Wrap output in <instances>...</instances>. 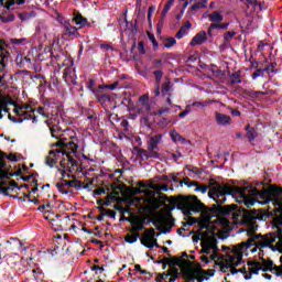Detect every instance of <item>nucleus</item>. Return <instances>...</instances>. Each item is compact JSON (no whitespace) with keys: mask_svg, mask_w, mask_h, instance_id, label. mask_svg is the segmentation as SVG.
I'll list each match as a JSON object with an SVG mask.
<instances>
[{"mask_svg":"<svg viewBox=\"0 0 282 282\" xmlns=\"http://www.w3.org/2000/svg\"><path fill=\"white\" fill-rule=\"evenodd\" d=\"M141 243L142 246H144L145 248H149L150 250L155 248V245H153V240L149 236L141 238Z\"/></svg>","mask_w":282,"mask_h":282,"instance_id":"2f4dec72","label":"nucleus"},{"mask_svg":"<svg viewBox=\"0 0 282 282\" xmlns=\"http://www.w3.org/2000/svg\"><path fill=\"white\" fill-rule=\"evenodd\" d=\"M178 205L181 206V210H184L186 217H189L193 213H204L206 210V205L195 195L182 196Z\"/></svg>","mask_w":282,"mask_h":282,"instance_id":"7ed1b4c3","label":"nucleus"},{"mask_svg":"<svg viewBox=\"0 0 282 282\" xmlns=\"http://www.w3.org/2000/svg\"><path fill=\"white\" fill-rule=\"evenodd\" d=\"M115 210H118L120 215H124L126 213H130L129 208H124L121 205H115Z\"/></svg>","mask_w":282,"mask_h":282,"instance_id":"0e129e2a","label":"nucleus"},{"mask_svg":"<svg viewBox=\"0 0 282 282\" xmlns=\"http://www.w3.org/2000/svg\"><path fill=\"white\" fill-rule=\"evenodd\" d=\"M0 58H1V61H0V65H1V67H0V69H2V72L6 69V58H8V50H6V47H4V50L3 51H0Z\"/></svg>","mask_w":282,"mask_h":282,"instance_id":"f704fd0d","label":"nucleus"},{"mask_svg":"<svg viewBox=\"0 0 282 282\" xmlns=\"http://www.w3.org/2000/svg\"><path fill=\"white\" fill-rule=\"evenodd\" d=\"M176 44H177V40H175V37H167V39H165L164 47L171 48Z\"/></svg>","mask_w":282,"mask_h":282,"instance_id":"09e8293b","label":"nucleus"},{"mask_svg":"<svg viewBox=\"0 0 282 282\" xmlns=\"http://www.w3.org/2000/svg\"><path fill=\"white\" fill-rule=\"evenodd\" d=\"M227 261H228L230 268H237V267L241 265V263L243 262V256H239L238 258L230 256Z\"/></svg>","mask_w":282,"mask_h":282,"instance_id":"b1692460","label":"nucleus"},{"mask_svg":"<svg viewBox=\"0 0 282 282\" xmlns=\"http://www.w3.org/2000/svg\"><path fill=\"white\" fill-rule=\"evenodd\" d=\"M162 154L153 148H148V160H161Z\"/></svg>","mask_w":282,"mask_h":282,"instance_id":"cd10ccee","label":"nucleus"},{"mask_svg":"<svg viewBox=\"0 0 282 282\" xmlns=\"http://www.w3.org/2000/svg\"><path fill=\"white\" fill-rule=\"evenodd\" d=\"M215 120H216V124H218L219 127H228L232 124V118L221 112H215Z\"/></svg>","mask_w":282,"mask_h":282,"instance_id":"ddd939ff","label":"nucleus"},{"mask_svg":"<svg viewBox=\"0 0 282 282\" xmlns=\"http://www.w3.org/2000/svg\"><path fill=\"white\" fill-rule=\"evenodd\" d=\"M208 185H199V183H197L196 187H195V193H202V195H206V193H208Z\"/></svg>","mask_w":282,"mask_h":282,"instance_id":"a18cd8bd","label":"nucleus"},{"mask_svg":"<svg viewBox=\"0 0 282 282\" xmlns=\"http://www.w3.org/2000/svg\"><path fill=\"white\" fill-rule=\"evenodd\" d=\"M170 91H171V82H165L162 85L161 94H162V96H169Z\"/></svg>","mask_w":282,"mask_h":282,"instance_id":"de8ad7c7","label":"nucleus"},{"mask_svg":"<svg viewBox=\"0 0 282 282\" xmlns=\"http://www.w3.org/2000/svg\"><path fill=\"white\" fill-rule=\"evenodd\" d=\"M12 6H17V1L15 0H7L4 8L8 11L14 10V8H12Z\"/></svg>","mask_w":282,"mask_h":282,"instance_id":"bf43d9fd","label":"nucleus"},{"mask_svg":"<svg viewBox=\"0 0 282 282\" xmlns=\"http://www.w3.org/2000/svg\"><path fill=\"white\" fill-rule=\"evenodd\" d=\"M166 272V276H180V269L177 267H170V270Z\"/></svg>","mask_w":282,"mask_h":282,"instance_id":"3c124183","label":"nucleus"},{"mask_svg":"<svg viewBox=\"0 0 282 282\" xmlns=\"http://www.w3.org/2000/svg\"><path fill=\"white\" fill-rule=\"evenodd\" d=\"M193 274H205L207 276H215V269H208L207 271L202 269L198 264V271H192Z\"/></svg>","mask_w":282,"mask_h":282,"instance_id":"c756f323","label":"nucleus"},{"mask_svg":"<svg viewBox=\"0 0 282 282\" xmlns=\"http://www.w3.org/2000/svg\"><path fill=\"white\" fill-rule=\"evenodd\" d=\"M202 69H208L209 72H212V74H220V76H224V72L220 70V69H210V66L206 65V64H203L200 65Z\"/></svg>","mask_w":282,"mask_h":282,"instance_id":"4d7b16f0","label":"nucleus"},{"mask_svg":"<svg viewBox=\"0 0 282 282\" xmlns=\"http://www.w3.org/2000/svg\"><path fill=\"white\" fill-rule=\"evenodd\" d=\"M42 56L44 61L51 58L52 61H61L63 58V51L56 52V50H52V47H45L42 52Z\"/></svg>","mask_w":282,"mask_h":282,"instance_id":"9d476101","label":"nucleus"},{"mask_svg":"<svg viewBox=\"0 0 282 282\" xmlns=\"http://www.w3.org/2000/svg\"><path fill=\"white\" fill-rule=\"evenodd\" d=\"M66 30V34H68V36L70 39H78L80 36V34L78 33V28L76 26H72L70 24L65 26Z\"/></svg>","mask_w":282,"mask_h":282,"instance_id":"5701e85b","label":"nucleus"},{"mask_svg":"<svg viewBox=\"0 0 282 282\" xmlns=\"http://www.w3.org/2000/svg\"><path fill=\"white\" fill-rule=\"evenodd\" d=\"M218 265H220V272H223L224 274H226V272H228V270H230V264H229L228 260L226 261V264L219 262Z\"/></svg>","mask_w":282,"mask_h":282,"instance_id":"13d9d810","label":"nucleus"},{"mask_svg":"<svg viewBox=\"0 0 282 282\" xmlns=\"http://www.w3.org/2000/svg\"><path fill=\"white\" fill-rule=\"evenodd\" d=\"M175 207L162 208L158 213V219L153 220L152 224L156 228V230H161V232H155V229L150 228L148 232H150V239L155 237H160V235H169L172 228L175 226V218H173V210ZM162 226H169V228L162 229Z\"/></svg>","mask_w":282,"mask_h":282,"instance_id":"f03ea898","label":"nucleus"},{"mask_svg":"<svg viewBox=\"0 0 282 282\" xmlns=\"http://www.w3.org/2000/svg\"><path fill=\"white\" fill-rule=\"evenodd\" d=\"M235 36H237V32L235 31H228L224 34L223 39H224V43L228 44L230 43V41H232V39H235Z\"/></svg>","mask_w":282,"mask_h":282,"instance_id":"c9c22d12","label":"nucleus"},{"mask_svg":"<svg viewBox=\"0 0 282 282\" xmlns=\"http://www.w3.org/2000/svg\"><path fill=\"white\" fill-rule=\"evenodd\" d=\"M58 221H59L61 230H67V226H69V223L72 221V218H69V216H64Z\"/></svg>","mask_w":282,"mask_h":282,"instance_id":"473e14b6","label":"nucleus"},{"mask_svg":"<svg viewBox=\"0 0 282 282\" xmlns=\"http://www.w3.org/2000/svg\"><path fill=\"white\" fill-rule=\"evenodd\" d=\"M140 230H144V225H137V226L132 227L131 229H129V232H131V234L126 235L124 241L127 243H135V241H138V239H140Z\"/></svg>","mask_w":282,"mask_h":282,"instance_id":"423d86ee","label":"nucleus"},{"mask_svg":"<svg viewBox=\"0 0 282 282\" xmlns=\"http://www.w3.org/2000/svg\"><path fill=\"white\" fill-rule=\"evenodd\" d=\"M133 151L138 158H141V160H149V151L138 147H134Z\"/></svg>","mask_w":282,"mask_h":282,"instance_id":"393cba45","label":"nucleus"},{"mask_svg":"<svg viewBox=\"0 0 282 282\" xmlns=\"http://www.w3.org/2000/svg\"><path fill=\"white\" fill-rule=\"evenodd\" d=\"M29 106H20V107H15L13 112L15 113V116H20V118H30L32 117V112H28L25 109H28Z\"/></svg>","mask_w":282,"mask_h":282,"instance_id":"412c9836","label":"nucleus"},{"mask_svg":"<svg viewBox=\"0 0 282 282\" xmlns=\"http://www.w3.org/2000/svg\"><path fill=\"white\" fill-rule=\"evenodd\" d=\"M73 21L79 25V28H89V25H91V23L87 20V18L83 17V14L80 13H75Z\"/></svg>","mask_w":282,"mask_h":282,"instance_id":"a211bd4d","label":"nucleus"},{"mask_svg":"<svg viewBox=\"0 0 282 282\" xmlns=\"http://www.w3.org/2000/svg\"><path fill=\"white\" fill-rule=\"evenodd\" d=\"M206 3H208V0H200V1L196 2V3H194L191 7V10L193 12H195L196 10H204V9L208 8V6Z\"/></svg>","mask_w":282,"mask_h":282,"instance_id":"bb28decb","label":"nucleus"},{"mask_svg":"<svg viewBox=\"0 0 282 282\" xmlns=\"http://www.w3.org/2000/svg\"><path fill=\"white\" fill-rule=\"evenodd\" d=\"M206 41H208V34H206V31H200L192 39L189 45H192V47H195V45H204Z\"/></svg>","mask_w":282,"mask_h":282,"instance_id":"2eb2a0df","label":"nucleus"},{"mask_svg":"<svg viewBox=\"0 0 282 282\" xmlns=\"http://www.w3.org/2000/svg\"><path fill=\"white\" fill-rule=\"evenodd\" d=\"M56 188L62 195H69V191H65V186H69L70 188H74L75 181H64L63 183H56Z\"/></svg>","mask_w":282,"mask_h":282,"instance_id":"f3484780","label":"nucleus"},{"mask_svg":"<svg viewBox=\"0 0 282 282\" xmlns=\"http://www.w3.org/2000/svg\"><path fill=\"white\" fill-rule=\"evenodd\" d=\"M183 184H185V186H187L188 188H193L197 186L198 182L197 181H191V178L185 177L183 181H181V186H183Z\"/></svg>","mask_w":282,"mask_h":282,"instance_id":"4c0bfd02","label":"nucleus"},{"mask_svg":"<svg viewBox=\"0 0 282 282\" xmlns=\"http://www.w3.org/2000/svg\"><path fill=\"white\" fill-rule=\"evenodd\" d=\"M173 3H175V0H167L162 12H161V18H160V23L161 25H164V19H166V14H169V10L173 8Z\"/></svg>","mask_w":282,"mask_h":282,"instance_id":"aec40b11","label":"nucleus"},{"mask_svg":"<svg viewBox=\"0 0 282 282\" xmlns=\"http://www.w3.org/2000/svg\"><path fill=\"white\" fill-rule=\"evenodd\" d=\"M184 36H186V31L181 26V29L175 34V39L181 40L184 39Z\"/></svg>","mask_w":282,"mask_h":282,"instance_id":"052dcab7","label":"nucleus"},{"mask_svg":"<svg viewBox=\"0 0 282 282\" xmlns=\"http://www.w3.org/2000/svg\"><path fill=\"white\" fill-rule=\"evenodd\" d=\"M45 124L48 127L52 138H55V140H61L63 130L56 123V119H47Z\"/></svg>","mask_w":282,"mask_h":282,"instance_id":"6e6552de","label":"nucleus"},{"mask_svg":"<svg viewBox=\"0 0 282 282\" xmlns=\"http://www.w3.org/2000/svg\"><path fill=\"white\" fill-rule=\"evenodd\" d=\"M245 130L247 131V138L249 142H252L257 138V131L250 124L246 126Z\"/></svg>","mask_w":282,"mask_h":282,"instance_id":"c85d7f7f","label":"nucleus"},{"mask_svg":"<svg viewBox=\"0 0 282 282\" xmlns=\"http://www.w3.org/2000/svg\"><path fill=\"white\" fill-rule=\"evenodd\" d=\"M276 239H279V242H276L275 247L278 248V252L282 254V229H278V235L275 236Z\"/></svg>","mask_w":282,"mask_h":282,"instance_id":"a19ab883","label":"nucleus"},{"mask_svg":"<svg viewBox=\"0 0 282 282\" xmlns=\"http://www.w3.org/2000/svg\"><path fill=\"white\" fill-rule=\"evenodd\" d=\"M127 191L129 195H142V193H144V189H140L139 187H131V186H128Z\"/></svg>","mask_w":282,"mask_h":282,"instance_id":"49530a36","label":"nucleus"},{"mask_svg":"<svg viewBox=\"0 0 282 282\" xmlns=\"http://www.w3.org/2000/svg\"><path fill=\"white\" fill-rule=\"evenodd\" d=\"M207 247L209 250H214L215 252H217V250H219V248L217 247V238H213L208 243Z\"/></svg>","mask_w":282,"mask_h":282,"instance_id":"5fc2aeb1","label":"nucleus"},{"mask_svg":"<svg viewBox=\"0 0 282 282\" xmlns=\"http://www.w3.org/2000/svg\"><path fill=\"white\" fill-rule=\"evenodd\" d=\"M96 100H98L100 105H105L106 102H111V97L109 95L101 94L96 97Z\"/></svg>","mask_w":282,"mask_h":282,"instance_id":"37998d69","label":"nucleus"},{"mask_svg":"<svg viewBox=\"0 0 282 282\" xmlns=\"http://www.w3.org/2000/svg\"><path fill=\"white\" fill-rule=\"evenodd\" d=\"M257 242L254 241V238H250L246 242H241L232 248V253L237 254L238 257H241L243 250H249V248H252Z\"/></svg>","mask_w":282,"mask_h":282,"instance_id":"1a4fd4ad","label":"nucleus"},{"mask_svg":"<svg viewBox=\"0 0 282 282\" xmlns=\"http://www.w3.org/2000/svg\"><path fill=\"white\" fill-rule=\"evenodd\" d=\"M54 147L62 149V151L65 155L64 160H67V162H68V164H70V166H78V161H76L74 159V156H72V153L73 154L78 153V145L75 144L74 141L65 142L63 140H59L56 143L52 144V148H54Z\"/></svg>","mask_w":282,"mask_h":282,"instance_id":"20e7f679","label":"nucleus"},{"mask_svg":"<svg viewBox=\"0 0 282 282\" xmlns=\"http://www.w3.org/2000/svg\"><path fill=\"white\" fill-rule=\"evenodd\" d=\"M162 144V134L152 137L148 142V149H158V145Z\"/></svg>","mask_w":282,"mask_h":282,"instance_id":"4be33fe9","label":"nucleus"},{"mask_svg":"<svg viewBox=\"0 0 282 282\" xmlns=\"http://www.w3.org/2000/svg\"><path fill=\"white\" fill-rule=\"evenodd\" d=\"M259 257L264 265L269 268H274V261H272L271 259L269 260L263 259V253H259Z\"/></svg>","mask_w":282,"mask_h":282,"instance_id":"6e6d98bb","label":"nucleus"},{"mask_svg":"<svg viewBox=\"0 0 282 282\" xmlns=\"http://www.w3.org/2000/svg\"><path fill=\"white\" fill-rule=\"evenodd\" d=\"M139 102H141L142 107L149 111L151 109V106H149V95H143L139 98Z\"/></svg>","mask_w":282,"mask_h":282,"instance_id":"58836bf2","label":"nucleus"},{"mask_svg":"<svg viewBox=\"0 0 282 282\" xmlns=\"http://www.w3.org/2000/svg\"><path fill=\"white\" fill-rule=\"evenodd\" d=\"M195 271H198V269H188L185 272V276H187L188 281H192V282H195V281L204 282V281L208 280V278L200 275V274H204V273H193Z\"/></svg>","mask_w":282,"mask_h":282,"instance_id":"4468645a","label":"nucleus"},{"mask_svg":"<svg viewBox=\"0 0 282 282\" xmlns=\"http://www.w3.org/2000/svg\"><path fill=\"white\" fill-rule=\"evenodd\" d=\"M166 263L170 268H185L186 265H193V262L188 261V260H183L180 257H173L172 259L166 260Z\"/></svg>","mask_w":282,"mask_h":282,"instance_id":"9b49d317","label":"nucleus"},{"mask_svg":"<svg viewBox=\"0 0 282 282\" xmlns=\"http://www.w3.org/2000/svg\"><path fill=\"white\" fill-rule=\"evenodd\" d=\"M9 120H11V122H15L18 124H21L24 120H30V117L15 118V117H12V115H9Z\"/></svg>","mask_w":282,"mask_h":282,"instance_id":"864d4df0","label":"nucleus"},{"mask_svg":"<svg viewBox=\"0 0 282 282\" xmlns=\"http://www.w3.org/2000/svg\"><path fill=\"white\" fill-rule=\"evenodd\" d=\"M94 85H96V80L95 79H89L87 83H86V88L89 90V91H94Z\"/></svg>","mask_w":282,"mask_h":282,"instance_id":"338daca9","label":"nucleus"},{"mask_svg":"<svg viewBox=\"0 0 282 282\" xmlns=\"http://www.w3.org/2000/svg\"><path fill=\"white\" fill-rule=\"evenodd\" d=\"M10 169H12L11 165H9L7 170H4L3 175H0V180H12V177H15L14 172H8L10 171Z\"/></svg>","mask_w":282,"mask_h":282,"instance_id":"79ce46f5","label":"nucleus"},{"mask_svg":"<svg viewBox=\"0 0 282 282\" xmlns=\"http://www.w3.org/2000/svg\"><path fill=\"white\" fill-rule=\"evenodd\" d=\"M276 241V236L267 238L263 242H259L260 248H268V246H272Z\"/></svg>","mask_w":282,"mask_h":282,"instance_id":"e433bc0d","label":"nucleus"},{"mask_svg":"<svg viewBox=\"0 0 282 282\" xmlns=\"http://www.w3.org/2000/svg\"><path fill=\"white\" fill-rule=\"evenodd\" d=\"M9 105H17L12 98H4L0 101V120L3 118L2 111L4 113H10V108H8Z\"/></svg>","mask_w":282,"mask_h":282,"instance_id":"dca6fc26","label":"nucleus"},{"mask_svg":"<svg viewBox=\"0 0 282 282\" xmlns=\"http://www.w3.org/2000/svg\"><path fill=\"white\" fill-rule=\"evenodd\" d=\"M98 210H100L101 213H105L106 215H108V217H110V219H116V210L105 209L104 206H99Z\"/></svg>","mask_w":282,"mask_h":282,"instance_id":"c03bdc74","label":"nucleus"},{"mask_svg":"<svg viewBox=\"0 0 282 282\" xmlns=\"http://www.w3.org/2000/svg\"><path fill=\"white\" fill-rule=\"evenodd\" d=\"M126 28L130 30L131 34H138V20H134V24L133 22L129 23V21L126 20Z\"/></svg>","mask_w":282,"mask_h":282,"instance_id":"7c9ffc66","label":"nucleus"},{"mask_svg":"<svg viewBox=\"0 0 282 282\" xmlns=\"http://www.w3.org/2000/svg\"><path fill=\"white\" fill-rule=\"evenodd\" d=\"M209 21L212 23H221V21H224V15H221L219 11H215L212 14H209Z\"/></svg>","mask_w":282,"mask_h":282,"instance_id":"a878e982","label":"nucleus"},{"mask_svg":"<svg viewBox=\"0 0 282 282\" xmlns=\"http://www.w3.org/2000/svg\"><path fill=\"white\" fill-rule=\"evenodd\" d=\"M170 137L172 138V142H175V143L180 142L181 144H191V141L182 137L176 130H171Z\"/></svg>","mask_w":282,"mask_h":282,"instance_id":"6ab92c4d","label":"nucleus"},{"mask_svg":"<svg viewBox=\"0 0 282 282\" xmlns=\"http://www.w3.org/2000/svg\"><path fill=\"white\" fill-rule=\"evenodd\" d=\"M148 39L153 44V47H159L158 40H155V35L151 32H148Z\"/></svg>","mask_w":282,"mask_h":282,"instance_id":"e2e57ef3","label":"nucleus"},{"mask_svg":"<svg viewBox=\"0 0 282 282\" xmlns=\"http://www.w3.org/2000/svg\"><path fill=\"white\" fill-rule=\"evenodd\" d=\"M226 195L231 196L238 204H245L247 208H252L256 204H270L275 202L276 204L282 203V187L276 185H270L269 188L263 187L259 189L252 185H243L241 187L230 184H217L216 187L209 193L210 199L215 200L217 205H214L213 210L217 215H232L236 219L245 226L251 228V232H256L259 228L257 221H268L270 217H274V213L268 212L267 209H246L239 207L237 204L225 205L227 198Z\"/></svg>","mask_w":282,"mask_h":282,"instance_id":"f257e3e1","label":"nucleus"},{"mask_svg":"<svg viewBox=\"0 0 282 282\" xmlns=\"http://www.w3.org/2000/svg\"><path fill=\"white\" fill-rule=\"evenodd\" d=\"M245 6H247V9L250 10V6H253V8H260L261 10V2H259L258 0H247V2H245Z\"/></svg>","mask_w":282,"mask_h":282,"instance_id":"8fccbe9b","label":"nucleus"},{"mask_svg":"<svg viewBox=\"0 0 282 282\" xmlns=\"http://www.w3.org/2000/svg\"><path fill=\"white\" fill-rule=\"evenodd\" d=\"M74 63L69 59H65L62 64L58 63L57 64V72H61L63 69V67H65V65H68L65 67L64 73H63V78L64 80H67L68 78H73L74 77V67H72Z\"/></svg>","mask_w":282,"mask_h":282,"instance_id":"0eeeda50","label":"nucleus"},{"mask_svg":"<svg viewBox=\"0 0 282 282\" xmlns=\"http://www.w3.org/2000/svg\"><path fill=\"white\" fill-rule=\"evenodd\" d=\"M102 89H105V85H99L97 89L93 90L95 98L102 95Z\"/></svg>","mask_w":282,"mask_h":282,"instance_id":"69168bd1","label":"nucleus"},{"mask_svg":"<svg viewBox=\"0 0 282 282\" xmlns=\"http://www.w3.org/2000/svg\"><path fill=\"white\" fill-rule=\"evenodd\" d=\"M166 274H167V272L159 273L158 276H156V279H155V281H156V282H162V281H164V279L167 278Z\"/></svg>","mask_w":282,"mask_h":282,"instance_id":"774afa93","label":"nucleus"},{"mask_svg":"<svg viewBox=\"0 0 282 282\" xmlns=\"http://www.w3.org/2000/svg\"><path fill=\"white\" fill-rule=\"evenodd\" d=\"M268 69H270L269 67L264 68V69H257L253 74H252V78H259L260 76H263V72H268Z\"/></svg>","mask_w":282,"mask_h":282,"instance_id":"680f3d73","label":"nucleus"},{"mask_svg":"<svg viewBox=\"0 0 282 282\" xmlns=\"http://www.w3.org/2000/svg\"><path fill=\"white\" fill-rule=\"evenodd\" d=\"M17 15H14V13H9L7 17L0 15V21L2 23H13Z\"/></svg>","mask_w":282,"mask_h":282,"instance_id":"ea45409f","label":"nucleus"},{"mask_svg":"<svg viewBox=\"0 0 282 282\" xmlns=\"http://www.w3.org/2000/svg\"><path fill=\"white\" fill-rule=\"evenodd\" d=\"M59 158H65V152H63L62 148L56 150H51L48 155L45 158V165L54 169V165L58 161Z\"/></svg>","mask_w":282,"mask_h":282,"instance_id":"39448f33","label":"nucleus"},{"mask_svg":"<svg viewBox=\"0 0 282 282\" xmlns=\"http://www.w3.org/2000/svg\"><path fill=\"white\" fill-rule=\"evenodd\" d=\"M119 221H128L129 224H131L133 228L134 226H142L147 224V218L140 217V216L127 217L123 214L121 215V218L119 219Z\"/></svg>","mask_w":282,"mask_h":282,"instance_id":"f8f14e48","label":"nucleus"},{"mask_svg":"<svg viewBox=\"0 0 282 282\" xmlns=\"http://www.w3.org/2000/svg\"><path fill=\"white\" fill-rule=\"evenodd\" d=\"M230 83H231V85H240V83H241V73L240 72H235L230 76Z\"/></svg>","mask_w":282,"mask_h":282,"instance_id":"72a5a7b5","label":"nucleus"},{"mask_svg":"<svg viewBox=\"0 0 282 282\" xmlns=\"http://www.w3.org/2000/svg\"><path fill=\"white\" fill-rule=\"evenodd\" d=\"M153 75H154L156 85H160V83H162V77L164 76V72H162L160 69L159 70H154Z\"/></svg>","mask_w":282,"mask_h":282,"instance_id":"603ef678","label":"nucleus"}]
</instances>
